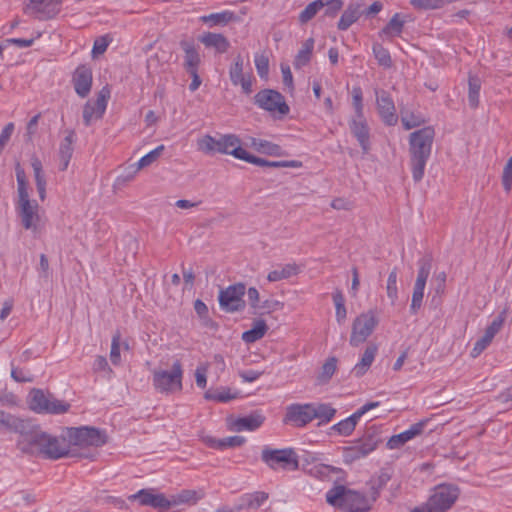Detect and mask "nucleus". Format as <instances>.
Wrapping results in <instances>:
<instances>
[{
    "label": "nucleus",
    "instance_id": "obj_34",
    "mask_svg": "<svg viewBox=\"0 0 512 512\" xmlns=\"http://www.w3.org/2000/svg\"><path fill=\"white\" fill-rule=\"evenodd\" d=\"M300 272V267L296 263H286L277 265L267 275L269 282H278L289 279Z\"/></svg>",
    "mask_w": 512,
    "mask_h": 512
},
{
    "label": "nucleus",
    "instance_id": "obj_31",
    "mask_svg": "<svg viewBox=\"0 0 512 512\" xmlns=\"http://www.w3.org/2000/svg\"><path fill=\"white\" fill-rule=\"evenodd\" d=\"M199 41L206 48H213L217 53L223 54L230 48L228 39L220 33L205 32L199 37Z\"/></svg>",
    "mask_w": 512,
    "mask_h": 512
},
{
    "label": "nucleus",
    "instance_id": "obj_11",
    "mask_svg": "<svg viewBox=\"0 0 512 512\" xmlns=\"http://www.w3.org/2000/svg\"><path fill=\"white\" fill-rule=\"evenodd\" d=\"M110 96L111 90L108 85H105L98 91L96 99H90L85 103L83 107V121L86 126H90L92 122L103 117Z\"/></svg>",
    "mask_w": 512,
    "mask_h": 512
},
{
    "label": "nucleus",
    "instance_id": "obj_60",
    "mask_svg": "<svg viewBox=\"0 0 512 512\" xmlns=\"http://www.w3.org/2000/svg\"><path fill=\"white\" fill-rule=\"evenodd\" d=\"M255 67L258 75L261 78H267L269 72V61L264 55H257L255 57Z\"/></svg>",
    "mask_w": 512,
    "mask_h": 512
},
{
    "label": "nucleus",
    "instance_id": "obj_47",
    "mask_svg": "<svg viewBox=\"0 0 512 512\" xmlns=\"http://www.w3.org/2000/svg\"><path fill=\"white\" fill-rule=\"evenodd\" d=\"M397 277V271L393 269L388 275L386 284L387 296L392 304H395L398 299Z\"/></svg>",
    "mask_w": 512,
    "mask_h": 512
},
{
    "label": "nucleus",
    "instance_id": "obj_25",
    "mask_svg": "<svg viewBox=\"0 0 512 512\" xmlns=\"http://www.w3.org/2000/svg\"><path fill=\"white\" fill-rule=\"evenodd\" d=\"M377 447V442L372 438L365 439L353 446L344 449V458L347 462H353L366 457Z\"/></svg>",
    "mask_w": 512,
    "mask_h": 512
},
{
    "label": "nucleus",
    "instance_id": "obj_27",
    "mask_svg": "<svg viewBox=\"0 0 512 512\" xmlns=\"http://www.w3.org/2000/svg\"><path fill=\"white\" fill-rule=\"evenodd\" d=\"M180 47L184 52L183 67L186 71L198 70L201 64V56L193 41L182 40Z\"/></svg>",
    "mask_w": 512,
    "mask_h": 512
},
{
    "label": "nucleus",
    "instance_id": "obj_37",
    "mask_svg": "<svg viewBox=\"0 0 512 512\" xmlns=\"http://www.w3.org/2000/svg\"><path fill=\"white\" fill-rule=\"evenodd\" d=\"M31 166L34 173V179L39 194L40 200H44L46 197V179L43 171L42 162L36 156L31 158Z\"/></svg>",
    "mask_w": 512,
    "mask_h": 512
},
{
    "label": "nucleus",
    "instance_id": "obj_61",
    "mask_svg": "<svg viewBox=\"0 0 512 512\" xmlns=\"http://www.w3.org/2000/svg\"><path fill=\"white\" fill-rule=\"evenodd\" d=\"M209 365L207 363L200 364L195 370L196 385L200 388H205L207 384V372Z\"/></svg>",
    "mask_w": 512,
    "mask_h": 512
},
{
    "label": "nucleus",
    "instance_id": "obj_58",
    "mask_svg": "<svg viewBox=\"0 0 512 512\" xmlns=\"http://www.w3.org/2000/svg\"><path fill=\"white\" fill-rule=\"evenodd\" d=\"M93 370L94 372L104 373L108 377L112 374V369L110 368L107 359L101 355H98L95 358L93 362Z\"/></svg>",
    "mask_w": 512,
    "mask_h": 512
},
{
    "label": "nucleus",
    "instance_id": "obj_57",
    "mask_svg": "<svg viewBox=\"0 0 512 512\" xmlns=\"http://www.w3.org/2000/svg\"><path fill=\"white\" fill-rule=\"evenodd\" d=\"M502 185L506 192L512 188V156L508 159L502 173Z\"/></svg>",
    "mask_w": 512,
    "mask_h": 512
},
{
    "label": "nucleus",
    "instance_id": "obj_2",
    "mask_svg": "<svg viewBox=\"0 0 512 512\" xmlns=\"http://www.w3.org/2000/svg\"><path fill=\"white\" fill-rule=\"evenodd\" d=\"M21 451L31 454H41L49 459L66 457L71 448V442L65 437L52 436L42 431L21 434L18 440Z\"/></svg>",
    "mask_w": 512,
    "mask_h": 512
},
{
    "label": "nucleus",
    "instance_id": "obj_46",
    "mask_svg": "<svg viewBox=\"0 0 512 512\" xmlns=\"http://www.w3.org/2000/svg\"><path fill=\"white\" fill-rule=\"evenodd\" d=\"M165 150L164 145H159L143 157L139 159L136 164L139 166L140 169H143L145 167H148L152 165L154 162H156L159 157L162 155L163 151Z\"/></svg>",
    "mask_w": 512,
    "mask_h": 512
},
{
    "label": "nucleus",
    "instance_id": "obj_36",
    "mask_svg": "<svg viewBox=\"0 0 512 512\" xmlns=\"http://www.w3.org/2000/svg\"><path fill=\"white\" fill-rule=\"evenodd\" d=\"M405 20L400 13H395L388 24L383 27L379 36L383 39H392L393 37L400 36L404 28Z\"/></svg>",
    "mask_w": 512,
    "mask_h": 512
},
{
    "label": "nucleus",
    "instance_id": "obj_21",
    "mask_svg": "<svg viewBox=\"0 0 512 512\" xmlns=\"http://www.w3.org/2000/svg\"><path fill=\"white\" fill-rule=\"evenodd\" d=\"M92 81V70L89 67L81 65L76 68L72 76V83L79 97L85 98L88 96L91 91Z\"/></svg>",
    "mask_w": 512,
    "mask_h": 512
},
{
    "label": "nucleus",
    "instance_id": "obj_43",
    "mask_svg": "<svg viewBox=\"0 0 512 512\" xmlns=\"http://www.w3.org/2000/svg\"><path fill=\"white\" fill-rule=\"evenodd\" d=\"M401 122L406 130L418 127L426 122L423 115L414 112L402 111Z\"/></svg>",
    "mask_w": 512,
    "mask_h": 512
},
{
    "label": "nucleus",
    "instance_id": "obj_51",
    "mask_svg": "<svg viewBox=\"0 0 512 512\" xmlns=\"http://www.w3.org/2000/svg\"><path fill=\"white\" fill-rule=\"evenodd\" d=\"M373 53L378 63L384 67H390L392 64L390 54L387 49H385L380 44L373 45Z\"/></svg>",
    "mask_w": 512,
    "mask_h": 512
},
{
    "label": "nucleus",
    "instance_id": "obj_1",
    "mask_svg": "<svg viewBox=\"0 0 512 512\" xmlns=\"http://www.w3.org/2000/svg\"><path fill=\"white\" fill-rule=\"evenodd\" d=\"M15 172L17 180L16 213L20 219L21 226L26 231H30L34 237H38L45 230L47 222L45 212L36 200L30 198L28 180L20 164L16 165Z\"/></svg>",
    "mask_w": 512,
    "mask_h": 512
},
{
    "label": "nucleus",
    "instance_id": "obj_6",
    "mask_svg": "<svg viewBox=\"0 0 512 512\" xmlns=\"http://www.w3.org/2000/svg\"><path fill=\"white\" fill-rule=\"evenodd\" d=\"M459 494L457 486L440 484L433 489L426 504L415 508L412 512H445L453 506Z\"/></svg>",
    "mask_w": 512,
    "mask_h": 512
},
{
    "label": "nucleus",
    "instance_id": "obj_64",
    "mask_svg": "<svg viewBox=\"0 0 512 512\" xmlns=\"http://www.w3.org/2000/svg\"><path fill=\"white\" fill-rule=\"evenodd\" d=\"M205 398L208 400H214L218 402H227L234 398L233 395L229 393V391H207L205 393Z\"/></svg>",
    "mask_w": 512,
    "mask_h": 512
},
{
    "label": "nucleus",
    "instance_id": "obj_42",
    "mask_svg": "<svg viewBox=\"0 0 512 512\" xmlns=\"http://www.w3.org/2000/svg\"><path fill=\"white\" fill-rule=\"evenodd\" d=\"M217 138L206 134L199 137L196 141L197 150L206 155H212L216 153Z\"/></svg>",
    "mask_w": 512,
    "mask_h": 512
},
{
    "label": "nucleus",
    "instance_id": "obj_4",
    "mask_svg": "<svg viewBox=\"0 0 512 512\" xmlns=\"http://www.w3.org/2000/svg\"><path fill=\"white\" fill-rule=\"evenodd\" d=\"M326 501L331 506L341 508L346 512H366L369 510L368 502L363 495L342 485L330 489L326 494Z\"/></svg>",
    "mask_w": 512,
    "mask_h": 512
},
{
    "label": "nucleus",
    "instance_id": "obj_32",
    "mask_svg": "<svg viewBox=\"0 0 512 512\" xmlns=\"http://www.w3.org/2000/svg\"><path fill=\"white\" fill-rule=\"evenodd\" d=\"M75 134L73 131L68 132V134L64 137L62 142L59 146L58 151V159H59V169L61 171H65L68 166L69 162L72 158L74 147Z\"/></svg>",
    "mask_w": 512,
    "mask_h": 512
},
{
    "label": "nucleus",
    "instance_id": "obj_20",
    "mask_svg": "<svg viewBox=\"0 0 512 512\" xmlns=\"http://www.w3.org/2000/svg\"><path fill=\"white\" fill-rule=\"evenodd\" d=\"M376 102L378 112L383 122L387 125H395L398 121V117L390 95L384 90H376Z\"/></svg>",
    "mask_w": 512,
    "mask_h": 512
},
{
    "label": "nucleus",
    "instance_id": "obj_38",
    "mask_svg": "<svg viewBox=\"0 0 512 512\" xmlns=\"http://www.w3.org/2000/svg\"><path fill=\"white\" fill-rule=\"evenodd\" d=\"M267 330L268 326L264 320H256L253 322L251 329L243 332L242 340L247 344L254 343L262 339L265 336Z\"/></svg>",
    "mask_w": 512,
    "mask_h": 512
},
{
    "label": "nucleus",
    "instance_id": "obj_3",
    "mask_svg": "<svg viewBox=\"0 0 512 512\" xmlns=\"http://www.w3.org/2000/svg\"><path fill=\"white\" fill-rule=\"evenodd\" d=\"M435 131L427 126L410 134L409 153L412 177L419 182L424 176L426 163L431 155Z\"/></svg>",
    "mask_w": 512,
    "mask_h": 512
},
{
    "label": "nucleus",
    "instance_id": "obj_29",
    "mask_svg": "<svg viewBox=\"0 0 512 512\" xmlns=\"http://www.w3.org/2000/svg\"><path fill=\"white\" fill-rule=\"evenodd\" d=\"M269 498L268 493L264 491H255L252 493H246L243 494L240 499L239 503L236 507L238 511H251L256 510L259 507H261Z\"/></svg>",
    "mask_w": 512,
    "mask_h": 512
},
{
    "label": "nucleus",
    "instance_id": "obj_52",
    "mask_svg": "<svg viewBox=\"0 0 512 512\" xmlns=\"http://www.w3.org/2000/svg\"><path fill=\"white\" fill-rule=\"evenodd\" d=\"M321 10L318 3L315 1L309 3L305 9L299 14V22L305 24L310 21Z\"/></svg>",
    "mask_w": 512,
    "mask_h": 512
},
{
    "label": "nucleus",
    "instance_id": "obj_8",
    "mask_svg": "<svg viewBox=\"0 0 512 512\" xmlns=\"http://www.w3.org/2000/svg\"><path fill=\"white\" fill-rule=\"evenodd\" d=\"M379 319L373 310L360 313L352 322L349 344L359 347L364 344L378 326Z\"/></svg>",
    "mask_w": 512,
    "mask_h": 512
},
{
    "label": "nucleus",
    "instance_id": "obj_45",
    "mask_svg": "<svg viewBox=\"0 0 512 512\" xmlns=\"http://www.w3.org/2000/svg\"><path fill=\"white\" fill-rule=\"evenodd\" d=\"M109 356L113 365L119 366L121 364V334L118 331L112 337Z\"/></svg>",
    "mask_w": 512,
    "mask_h": 512
},
{
    "label": "nucleus",
    "instance_id": "obj_19",
    "mask_svg": "<svg viewBox=\"0 0 512 512\" xmlns=\"http://www.w3.org/2000/svg\"><path fill=\"white\" fill-rule=\"evenodd\" d=\"M131 502L137 501L141 506H150L155 509L168 510L170 503L163 493H157L154 489H141L137 493L128 496Z\"/></svg>",
    "mask_w": 512,
    "mask_h": 512
},
{
    "label": "nucleus",
    "instance_id": "obj_12",
    "mask_svg": "<svg viewBox=\"0 0 512 512\" xmlns=\"http://www.w3.org/2000/svg\"><path fill=\"white\" fill-rule=\"evenodd\" d=\"M229 78L234 86H240L242 92L249 95L253 92L254 77L250 69L245 70L244 58L238 54L229 66Z\"/></svg>",
    "mask_w": 512,
    "mask_h": 512
},
{
    "label": "nucleus",
    "instance_id": "obj_23",
    "mask_svg": "<svg viewBox=\"0 0 512 512\" xmlns=\"http://www.w3.org/2000/svg\"><path fill=\"white\" fill-rule=\"evenodd\" d=\"M242 150L241 140L235 134H224L217 138L216 153L232 155L239 159Z\"/></svg>",
    "mask_w": 512,
    "mask_h": 512
},
{
    "label": "nucleus",
    "instance_id": "obj_22",
    "mask_svg": "<svg viewBox=\"0 0 512 512\" xmlns=\"http://www.w3.org/2000/svg\"><path fill=\"white\" fill-rule=\"evenodd\" d=\"M351 133L357 139L364 153L370 150V134L366 119L363 115L356 116L351 120L350 124Z\"/></svg>",
    "mask_w": 512,
    "mask_h": 512
},
{
    "label": "nucleus",
    "instance_id": "obj_53",
    "mask_svg": "<svg viewBox=\"0 0 512 512\" xmlns=\"http://www.w3.org/2000/svg\"><path fill=\"white\" fill-rule=\"evenodd\" d=\"M336 359L332 358L324 363L318 379L321 383L327 382L336 371Z\"/></svg>",
    "mask_w": 512,
    "mask_h": 512
},
{
    "label": "nucleus",
    "instance_id": "obj_59",
    "mask_svg": "<svg viewBox=\"0 0 512 512\" xmlns=\"http://www.w3.org/2000/svg\"><path fill=\"white\" fill-rule=\"evenodd\" d=\"M140 170L141 169L139 168V166L136 163L128 166L125 169V171L123 172V174L118 176L117 182L120 183V184H123V183H127V182L132 181L136 177V175L138 174V172Z\"/></svg>",
    "mask_w": 512,
    "mask_h": 512
},
{
    "label": "nucleus",
    "instance_id": "obj_41",
    "mask_svg": "<svg viewBox=\"0 0 512 512\" xmlns=\"http://www.w3.org/2000/svg\"><path fill=\"white\" fill-rule=\"evenodd\" d=\"M314 48V40L313 38L307 39L303 44L301 49L298 51L295 60L294 66L299 69L305 65H307L311 59L312 51Z\"/></svg>",
    "mask_w": 512,
    "mask_h": 512
},
{
    "label": "nucleus",
    "instance_id": "obj_63",
    "mask_svg": "<svg viewBox=\"0 0 512 512\" xmlns=\"http://www.w3.org/2000/svg\"><path fill=\"white\" fill-rule=\"evenodd\" d=\"M245 443V438L242 436H229L221 439V450L226 448H233L242 446Z\"/></svg>",
    "mask_w": 512,
    "mask_h": 512
},
{
    "label": "nucleus",
    "instance_id": "obj_15",
    "mask_svg": "<svg viewBox=\"0 0 512 512\" xmlns=\"http://www.w3.org/2000/svg\"><path fill=\"white\" fill-rule=\"evenodd\" d=\"M313 421L312 403H293L285 408L283 422L303 428Z\"/></svg>",
    "mask_w": 512,
    "mask_h": 512
},
{
    "label": "nucleus",
    "instance_id": "obj_55",
    "mask_svg": "<svg viewBox=\"0 0 512 512\" xmlns=\"http://www.w3.org/2000/svg\"><path fill=\"white\" fill-rule=\"evenodd\" d=\"M431 270V264L428 260L419 261V269L415 283L426 285V281L429 277Z\"/></svg>",
    "mask_w": 512,
    "mask_h": 512
},
{
    "label": "nucleus",
    "instance_id": "obj_13",
    "mask_svg": "<svg viewBox=\"0 0 512 512\" xmlns=\"http://www.w3.org/2000/svg\"><path fill=\"white\" fill-rule=\"evenodd\" d=\"M262 460L272 469H297L298 461L292 449H264Z\"/></svg>",
    "mask_w": 512,
    "mask_h": 512
},
{
    "label": "nucleus",
    "instance_id": "obj_9",
    "mask_svg": "<svg viewBox=\"0 0 512 512\" xmlns=\"http://www.w3.org/2000/svg\"><path fill=\"white\" fill-rule=\"evenodd\" d=\"M254 99L256 105L269 112L274 117L282 118L290 111L284 97L275 90L264 89L259 91Z\"/></svg>",
    "mask_w": 512,
    "mask_h": 512
},
{
    "label": "nucleus",
    "instance_id": "obj_48",
    "mask_svg": "<svg viewBox=\"0 0 512 512\" xmlns=\"http://www.w3.org/2000/svg\"><path fill=\"white\" fill-rule=\"evenodd\" d=\"M319 7L322 9L326 7V15L335 16L343 7L342 0H316Z\"/></svg>",
    "mask_w": 512,
    "mask_h": 512
},
{
    "label": "nucleus",
    "instance_id": "obj_7",
    "mask_svg": "<svg viewBox=\"0 0 512 512\" xmlns=\"http://www.w3.org/2000/svg\"><path fill=\"white\" fill-rule=\"evenodd\" d=\"M27 403L32 411L39 414H63L70 408L69 403L41 389H32L28 394Z\"/></svg>",
    "mask_w": 512,
    "mask_h": 512
},
{
    "label": "nucleus",
    "instance_id": "obj_26",
    "mask_svg": "<svg viewBox=\"0 0 512 512\" xmlns=\"http://www.w3.org/2000/svg\"><path fill=\"white\" fill-rule=\"evenodd\" d=\"M205 492L203 489H184L177 494L168 498L170 503L169 509L179 505H195L198 501L204 498Z\"/></svg>",
    "mask_w": 512,
    "mask_h": 512
},
{
    "label": "nucleus",
    "instance_id": "obj_50",
    "mask_svg": "<svg viewBox=\"0 0 512 512\" xmlns=\"http://www.w3.org/2000/svg\"><path fill=\"white\" fill-rule=\"evenodd\" d=\"M424 289H425L424 285H421L418 283L414 284L411 306H410L411 311L413 313H416L422 305V300L424 297Z\"/></svg>",
    "mask_w": 512,
    "mask_h": 512
},
{
    "label": "nucleus",
    "instance_id": "obj_24",
    "mask_svg": "<svg viewBox=\"0 0 512 512\" xmlns=\"http://www.w3.org/2000/svg\"><path fill=\"white\" fill-rule=\"evenodd\" d=\"M377 352H378L377 344H375V343L368 344L365 347L359 361L352 368L351 373L357 378L364 376L370 369L371 365L373 364V362L376 358Z\"/></svg>",
    "mask_w": 512,
    "mask_h": 512
},
{
    "label": "nucleus",
    "instance_id": "obj_56",
    "mask_svg": "<svg viewBox=\"0 0 512 512\" xmlns=\"http://www.w3.org/2000/svg\"><path fill=\"white\" fill-rule=\"evenodd\" d=\"M0 424L15 430H20L25 427L23 420L11 415H5L3 412L1 413Z\"/></svg>",
    "mask_w": 512,
    "mask_h": 512
},
{
    "label": "nucleus",
    "instance_id": "obj_14",
    "mask_svg": "<svg viewBox=\"0 0 512 512\" xmlns=\"http://www.w3.org/2000/svg\"><path fill=\"white\" fill-rule=\"evenodd\" d=\"M380 405L379 402H369L363 405L361 408H359L357 411H355L353 414H351L349 417H347L344 420H341L340 422L332 425L329 428L328 434L330 436L338 435V436H350L353 431L355 430V427L357 423L359 422L360 418L368 411L377 408Z\"/></svg>",
    "mask_w": 512,
    "mask_h": 512
},
{
    "label": "nucleus",
    "instance_id": "obj_5",
    "mask_svg": "<svg viewBox=\"0 0 512 512\" xmlns=\"http://www.w3.org/2000/svg\"><path fill=\"white\" fill-rule=\"evenodd\" d=\"M183 366L180 360H175L170 370L156 368L152 371L154 389L162 394H172L182 390Z\"/></svg>",
    "mask_w": 512,
    "mask_h": 512
},
{
    "label": "nucleus",
    "instance_id": "obj_44",
    "mask_svg": "<svg viewBox=\"0 0 512 512\" xmlns=\"http://www.w3.org/2000/svg\"><path fill=\"white\" fill-rule=\"evenodd\" d=\"M468 102L472 108H476L479 104V93L481 88V81L476 76H470L468 81Z\"/></svg>",
    "mask_w": 512,
    "mask_h": 512
},
{
    "label": "nucleus",
    "instance_id": "obj_18",
    "mask_svg": "<svg viewBox=\"0 0 512 512\" xmlns=\"http://www.w3.org/2000/svg\"><path fill=\"white\" fill-rule=\"evenodd\" d=\"M61 0H29L25 13L39 19H50L60 12Z\"/></svg>",
    "mask_w": 512,
    "mask_h": 512
},
{
    "label": "nucleus",
    "instance_id": "obj_39",
    "mask_svg": "<svg viewBox=\"0 0 512 512\" xmlns=\"http://www.w3.org/2000/svg\"><path fill=\"white\" fill-rule=\"evenodd\" d=\"M251 146L257 152L270 155V156H281L282 149L279 145L272 143L267 140L251 138Z\"/></svg>",
    "mask_w": 512,
    "mask_h": 512
},
{
    "label": "nucleus",
    "instance_id": "obj_30",
    "mask_svg": "<svg viewBox=\"0 0 512 512\" xmlns=\"http://www.w3.org/2000/svg\"><path fill=\"white\" fill-rule=\"evenodd\" d=\"M425 426L424 422H419L412 425L408 430H405L397 435H393L387 441V447L391 450L401 448L405 443L419 435Z\"/></svg>",
    "mask_w": 512,
    "mask_h": 512
},
{
    "label": "nucleus",
    "instance_id": "obj_28",
    "mask_svg": "<svg viewBox=\"0 0 512 512\" xmlns=\"http://www.w3.org/2000/svg\"><path fill=\"white\" fill-rule=\"evenodd\" d=\"M265 417L259 413H253L244 417L237 418L230 423V429L233 431H253L258 429L264 423Z\"/></svg>",
    "mask_w": 512,
    "mask_h": 512
},
{
    "label": "nucleus",
    "instance_id": "obj_33",
    "mask_svg": "<svg viewBox=\"0 0 512 512\" xmlns=\"http://www.w3.org/2000/svg\"><path fill=\"white\" fill-rule=\"evenodd\" d=\"M362 15L361 5L359 3L349 4L342 12L337 23V28L341 31L349 29L356 23Z\"/></svg>",
    "mask_w": 512,
    "mask_h": 512
},
{
    "label": "nucleus",
    "instance_id": "obj_54",
    "mask_svg": "<svg viewBox=\"0 0 512 512\" xmlns=\"http://www.w3.org/2000/svg\"><path fill=\"white\" fill-rule=\"evenodd\" d=\"M283 308V303L274 300V299H268L263 302H260V306L256 309V313H271L277 310H280Z\"/></svg>",
    "mask_w": 512,
    "mask_h": 512
},
{
    "label": "nucleus",
    "instance_id": "obj_40",
    "mask_svg": "<svg viewBox=\"0 0 512 512\" xmlns=\"http://www.w3.org/2000/svg\"><path fill=\"white\" fill-rule=\"evenodd\" d=\"M234 19V13L231 11H222L219 13H212L200 17V21L209 26L226 25Z\"/></svg>",
    "mask_w": 512,
    "mask_h": 512
},
{
    "label": "nucleus",
    "instance_id": "obj_62",
    "mask_svg": "<svg viewBox=\"0 0 512 512\" xmlns=\"http://www.w3.org/2000/svg\"><path fill=\"white\" fill-rule=\"evenodd\" d=\"M352 105L355 109L356 116L363 115L362 90L356 86L352 89Z\"/></svg>",
    "mask_w": 512,
    "mask_h": 512
},
{
    "label": "nucleus",
    "instance_id": "obj_49",
    "mask_svg": "<svg viewBox=\"0 0 512 512\" xmlns=\"http://www.w3.org/2000/svg\"><path fill=\"white\" fill-rule=\"evenodd\" d=\"M333 301L336 308V320L338 323H343V321L346 319L347 311L344 304V297L340 292L333 294Z\"/></svg>",
    "mask_w": 512,
    "mask_h": 512
},
{
    "label": "nucleus",
    "instance_id": "obj_10",
    "mask_svg": "<svg viewBox=\"0 0 512 512\" xmlns=\"http://www.w3.org/2000/svg\"><path fill=\"white\" fill-rule=\"evenodd\" d=\"M245 293L246 286L243 283H236L221 289L218 296L220 308L228 313L244 310L246 306L243 298Z\"/></svg>",
    "mask_w": 512,
    "mask_h": 512
},
{
    "label": "nucleus",
    "instance_id": "obj_17",
    "mask_svg": "<svg viewBox=\"0 0 512 512\" xmlns=\"http://www.w3.org/2000/svg\"><path fill=\"white\" fill-rule=\"evenodd\" d=\"M507 312H500L486 328L484 335L478 339L472 348L470 355L472 358L478 357L492 342L494 336L501 330L506 319Z\"/></svg>",
    "mask_w": 512,
    "mask_h": 512
},
{
    "label": "nucleus",
    "instance_id": "obj_35",
    "mask_svg": "<svg viewBox=\"0 0 512 512\" xmlns=\"http://www.w3.org/2000/svg\"><path fill=\"white\" fill-rule=\"evenodd\" d=\"M337 410L329 403H312L313 420H318V425L328 424L335 417Z\"/></svg>",
    "mask_w": 512,
    "mask_h": 512
},
{
    "label": "nucleus",
    "instance_id": "obj_16",
    "mask_svg": "<svg viewBox=\"0 0 512 512\" xmlns=\"http://www.w3.org/2000/svg\"><path fill=\"white\" fill-rule=\"evenodd\" d=\"M69 437L74 445L101 446L106 443V436L100 430L91 427L72 428Z\"/></svg>",
    "mask_w": 512,
    "mask_h": 512
}]
</instances>
